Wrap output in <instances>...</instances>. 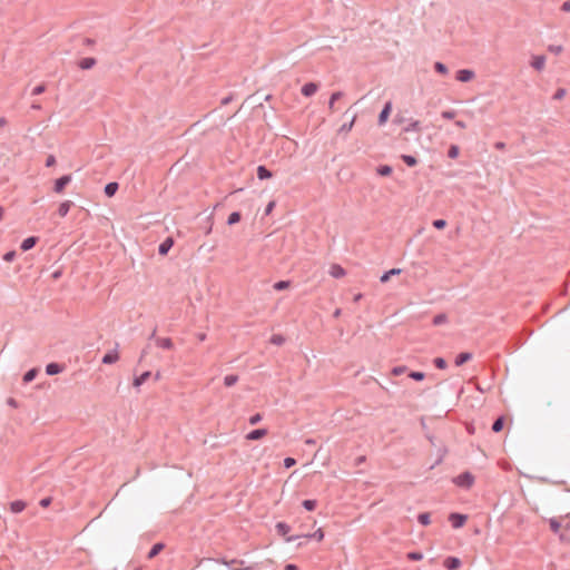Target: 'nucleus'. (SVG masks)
<instances>
[{
  "mask_svg": "<svg viewBox=\"0 0 570 570\" xmlns=\"http://www.w3.org/2000/svg\"><path fill=\"white\" fill-rule=\"evenodd\" d=\"M275 529L279 535L285 538L286 542H294L301 538V535H287L291 531V527L285 522H277Z\"/></svg>",
  "mask_w": 570,
  "mask_h": 570,
  "instance_id": "2",
  "label": "nucleus"
},
{
  "mask_svg": "<svg viewBox=\"0 0 570 570\" xmlns=\"http://www.w3.org/2000/svg\"><path fill=\"white\" fill-rule=\"evenodd\" d=\"M432 225L436 229H443L446 226V220H444V219H435V220H433Z\"/></svg>",
  "mask_w": 570,
  "mask_h": 570,
  "instance_id": "54",
  "label": "nucleus"
},
{
  "mask_svg": "<svg viewBox=\"0 0 570 570\" xmlns=\"http://www.w3.org/2000/svg\"><path fill=\"white\" fill-rule=\"evenodd\" d=\"M546 66V57L544 56H534L531 61V67L538 71H541Z\"/></svg>",
  "mask_w": 570,
  "mask_h": 570,
  "instance_id": "15",
  "label": "nucleus"
},
{
  "mask_svg": "<svg viewBox=\"0 0 570 570\" xmlns=\"http://www.w3.org/2000/svg\"><path fill=\"white\" fill-rule=\"evenodd\" d=\"M119 360V354H118V351L115 348V350H111L109 352H107L101 362L104 364H114L116 363L117 361Z\"/></svg>",
  "mask_w": 570,
  "mask_h": 570,
  "instance_id": "9",
  "label": "nucleus"
},
{
  "mask_svg": "<svg viewBox=\"0 0 570 570\" xmlns=\"http://www.w3.org/2000/svg\"><path fill=\"white\" fill-rule=\"evenodd\" d=\"M285 570H298V567L294 563H288L285 566Z\"/></svg>",
  "mask_w": 570,
  "mask_h": 570,
  "instance_id": "64",
  "label": "nucleus"
},
{
  "mask_svg": "<svg viewBox=\"0 0 570 570\" xmlns=\"http://www.w3.org/2000/svg\"><path fill=\"white\" fill-rule=\"evenodd\" d=\"M14 257H16V252H13V250H10L3 255V259L6 262H12L14 259Z\"/></svg>",
  "mask_w": 570,
  "mask_h": 570,
  "instance_id": "57",
  "label": "nucleus"
},
{
  "mask_svg": "<svg viewBox=\"0 0 570 570\" xmlns=\"http://www.w3.org/2000/svg\"><path fill=\"white\" fill-rule=\"evenodd\" d=\"M302 505L304 509H306L307 511H313L315 510L316 505H317V501L316 500H311V499H307V500H304L302 502Z\"/></svg>",
  "mask_w": 570,
  "mask_h": 570,
  "instance_id": "38",
  "label": "nucleus"
},
{
  "mask_svg": "<svg viewBox=\"0 0 570 570\" xmlns=\"http://www.w3.org/2000/svg\"><path fill=\"white\" fill-rule=\"evenodd\" d=\"M474 76H475V73L471 69H460L456 72L455 78L458 81L468 82V81L472 80L474 78Z\"/></svg>",
  "mask_w": 570,
  "mask_h": 570,
  "instance_id": "5",
  "label": "nucleus"
},
{
  "mask_svg": "<svg viewBox=\"0 0 570 570\" xmlns=\"http://www.w3.org/2000/svg\"><path fill=\"white\" fill-rule=\"evenodd\" d=\"M242 216H240V213L239 212H233L228 218H227V224L228 225H234V224H237L239 220H240Z\"/></svg>",
  "mask_w": 570,
  "mask_h": 570,
  "instance_id": "36",
  "label": "nucleus"
},
{
  "mask_svg": "<svg viewBox=\"0 0 570 570\" xmlns=\"http://www.w3.org/2000/svg\"><path fill=\"white\" fill-rule=\"evenodd\" d=\"M266 434H267V430H266V429H256V430L250 431V432L246 435V439H247V440H252V441H256V440H261V439H262V438H264Z\"/></svg>",
  "mask_w": 570,
  "mask_h": 570,
  "instance_id": "13",
  "label": "nucleus"
},
{
  "mask_svg": "<svg viewBox=\"0 0 570 570\" xmlns=\"http://www.w3.org/2000/svg\"><path fill=\"white\" fill-rule=\"evenodd\" d=\"M273 176L272 171L264 165L257 167V177L261 180L268 179Z\"/></svg>",
  "mask_w": 570,
  "mask_h": 570,
  "instance_id": "21",
  "label": "nucleus"
},
{
  "mask_svg": "<svg viewBox=\"0 0 570 570\" xmlns=\"http://www.w3.org/2000/svg\"><path fill=\"white\" fill-rule=\"evenodd\" d=\"M453 482L464 489H469L474 483V476L470 472H463L453 479Z\"/></svg>",
  "mask_w": 570,
  "mask_h": 570,
  "instance_id": "1",
  "label": "nucleus"
},
{
  "mask_svg": "<svg viewBox=\"0 0 570 570\" xmlns=\"http://www.w3.org/2000/svg\"><path fill=\"white\" fill-rule=\"evenodd\" d=\"M567 94V90L564 88H558L553 95V99L560 100L562 99Z\"/></svg>",
  "mask_w": 570,
  "mask_h": 570,
  "instance_id": "50",
  "label": "nucleus"
},
{
  "mask_svg": "<svg viewBox=\"0 0 570 570\" xmlns=\"http://www.w3.org/2000/svg\"><path fill=\"white\" fill-rule=\"evenodd\" d=\"M269 342L274 345L281 346L285 343V337L281 334L272 335Z\"/></svg>",
  "mask_w": 570,
  "mask_h": 570,
  "instance_id": "37",
  "label": "nucleus"
},
{
  "mask_svg": "<svg viewBox=\"0 0 570 570\" xmlns=\"http://www.w3.org/2000/svg\"><path fill=\"white\" fill-rule=\"evenodd\" d=\"M73 205V203L71 200H65L62 202L59 207H58V215L60 217H65L67 216V214L69 213L71 206Z\"/></svg>",
  "mask_w": 570,
  "mask_h": 570,
  "instance_id": "20",
  "label": "nucleus"
},
{
  "mask_svg": "<svg viewBox=\"0 0 570 570\" xmlns=\"http://www.w3.org/2000/svg\"><path fill=\"white\" fill-rule=\"evenodd\" d=\"M468 517L462 513L453 512L449 515V521L454 529L462 528L466 522Z\"/></svg>",
  "mask_w": 570,
  "mask_h": 570,
  "instance_id": "3",
  "label": "nucleus"
},
{
  "mask_svg": "<svg viewBox=\"0 0 570 570\" xmlns=\"http://www.w3.org/2000/svg\"><path fill=\"white\" fill-rule=\"evenodd\" d=\"M174 245V239L171 237H167L164 242H161L158 246V253L160 255H167L170 248Z\"/></svg>",
  "mask_w": 570,
  "mask_h": 570,
  "instance_id": "8",
  "label": "nucleus"
},
{
  "mask_svg": "<svg viewBox=\"0 0 570 570\" xmlns=\"http://www.w3.org/2000/svg\"><path fill=\"white\" fill-rule=\"evenodd\" d=\"M318 89V86L317 83L315 82H306L301 91H302V95L305 96V97H312Z\"/></svg>",
  "mask_w": 570,
  "mask_h": 570,
  "instance_id": "7",
  "label": "nucleus"
},
{
  "mask_svg": "<svg viewBox=\"0 0 570 570\" xmlns=\"http://www.w3.org/2000/svg\"><path fill=\"white\" fill-rule=\"evenodd\" d=\"M503 426H504V417L499 416L492 424V431L498 433V432L502 431Z\"/></svg>",
  "mask_w": 570,
  "mask_h": 570,
  "instance_id": "30",
  "label": "nucleus"
},
{
  "mask_svg": "<svg viewBox=\"0 0 570 570\" xmlns=\"http://www.w3.org/2000/svg\"><path fill=\"white\" fill-rule=\"evenodd\" d=\"M434 70L441 75H448V72H449L448 67L443 62H440V61H436L434 63Z\"/></svg>",
  "mask_w": 570,
  "mask_h": 570,
  "instance_id": "40",
  "label": "nucleus"
},
{
  "mask_svg": "<svg viewBox=\"0 0 570 570\" xmlns=\"http://www.w3.org/2000/svg\"><path fill=\"white\" fill-rule=\"evenodd\" d=\"M343 96L342 91H335L331 95L330 101H328V108L331 110L334 109V104H336V100L341 99Z\"/></svg>",
  "mask_w": 570,
  "mask_h": 570,
  "instance_id": "31",
  "label": "nucleus"
},
{
  "mask_svg": "<svg viewBox=\"0 0 570 570\" xmlns=\"http://www.w3.org/2000/svg\"><path fill=\"white\" fill-rule=\"evenodd\" d=\"M163 549H164L163 543H160V542L155 543L148 552V556H147L148 559L155 558Z\"/></svg>",
  "mask_w": 570,
  "mask_h": 570,
  "instance_id": "25",
  "label": "nucleus"
},
{
  "mask_svg": "<svg viewBox=\"0 0 570 570\" xmlns=\"http://www.w3.org/2000/svg\"><path fill=\"white\" fill-rule=\"evenodd\" d=\"M455 126L461 128V129H465L466 128V124L462 120H456L455 122Z\"/></svg>",
  "mask_w": 570,
  "mask_h": 570,
  "instance_id": "63",
  "label": "nucleus"
},
{
  "mask_svg": "<svg viewBox=\"0 0 570 570\" xmlns=\"http://www.w3.org/2000/svg\"><path fill=\"white\" fill-rule=\"evenodd\" d=\"M275 206L274 202H269L265 208V215H269Z\"/></svg>",
  "mask_w": 570,
  "mask_h": 570,
  "instance_id": "60",
  "label": "nucleus"
},
{
  "mask_svg": "<svg viewBox=\"0 0 570 570\" xmlns=\"http://www.w3.org/2000/svg\"><path fill=\"white\" fill-rule=\"evenodd\" d=\"M401 272H402V271H401L400 268H392V269H390V271L385 272V273L381 276L380 281H381L382 283H386V282H387L392 276H394V275H399Z\"/></svg>",
  "mask_w": 570,
  "mask_h": 570,
  "instance_id": "24",
  "label": "nucleus"
},
{
  "mask_svg": "<svg viewBox=\"0 0 570 570\" xmlns=\"http://www.w3.org/2000/svg\"><path fill=\"white\" fill-rule=\"evenodd\" d=\"M380 176H390L392 174V167L389 165H381L376 169Z\"/></svg>",
  "mask_w": 570,
  "mask_h": 570,
  "instance_id": "32",
  "label": "nucleus"
},
{
  "mask_svg": "<svg viewBox=\"0 0 570 570\" xmlns=\"http://www.w3.org/2000/svg\"><path fill=\"white\" fill-rule=\"evenodd\" d=\"M472 356L473 355L470 352L460 353V354L456 355L454 363H455L456 366H461L464 363H466L470 360H472Z\"/></svg>",
  "mask_w": 570,
  "mask_h": 570,
  "instance_id": "17",
  "label": "nucleus"
},
{
  "mask_svg": "<svg viewBox=\"0 0 570 570\" xmlns=\"http://www.w3.org/2000/svg\"><path fill=\"white\" fill-rule=\"evenodd\" d=\"M295 464H296V460L294 458L288 456V458L284 459V466L286 469H289V468L294 466Z\"/></svg>",
  "mask_w": 570,
  "mask_h": 570,
  "instance_id": "55",
  "label": "nucleus"
},
{
  "mask_svg": "<svg viewBox=\"0 0 570 570\" xmlns=\"http://www.w3.org/2000/svg\"><path fill=\"white\" fill-rule=\"evenodd\" d=\"M444 567L448 570H456L461 567V560L456 557H448L444 560Z\"/></svg>",
  "mask_w": 570,
  "mask_h": 570,
  "instance_id": "11",
  "label": "nucleus"
},
{
  "mask_svg": "<svg viewBox=\"0 0 570 570\" xmlns=\"http://www.w3.org/2000/svg\"><path fill=\"white\" fill-rule=\"evenodd\" d=\"M50 503H51V498H49V497L43 498V499H41V500H40V505H41L42 508H47V507H49V505H50Z\"/></svg>",
  "mask_w": 570,
  "mask_h": 570,
  "instance_id": "59",
  "label": "nucleus"
},
{
  "mask_svg": "<svg viewBox=\"0 0 570 570\" xmlns=\"http://www.w3.org/2000/svg\"><path fill=\"white\" fill-rule=\"evenodd\" d=\"M262 415L259 413H256L249 417V424L255 425L258 422H261Z\"/></svg>",
  "mask_w": 570,
  "mask_h": 570,
  "instance_id": "56",
  "label": "nucleus"
},
{
  "mask_svg": "<svg viewBox=\"0 0 570 570\" xmlns=\"http://www.w3.org/2000/svg\"><path fill=\"white\" fill-rule=\"evenodd\" d=\"M63 368H65L63 365L52 362V363L47 364L46 373H47V375L52 376V375L61 373L63 371Z\"/></svg>",
  "mask_w": 570,
  "mask_h": 570,
  "instance_id": "10",
  "label": "nucleus"
},
{
  "mask_svg": "<svg viewBox=\"0 0 570 570\" xmlns=\"http://www.w3.org/2000/svg\"><path fill=\"white\" fill-rule=\"evenodd\" d=\"M289 285H291L289 281H278L273 285V287L275 291H284V289L288 288Z\"/></svg>",
  "mask_w": 570,
  "mask_h": 570,
  "instance_id": "41",
  "label": "nucleus"
},
{
  "mask_svg": "<svg viewBox=\"0 0 570 570\" xmlns=\"http://www.w3.org/2000/svg\"><path fill=\"white\" fill-rule=\"evenodd\" d=\"M392 102L387 101L379 115V125H384L391 114Z\"/></svg>",
  "mask_w": 570,
  "mask_h": 570,
  "instance_id": "6",
  "label": "nucleus"
},
{
  "mask_svg": "<svg viewBox=\"0 0 570 570\" xmlns=\"http://www.w3.org/2000/svg\"><path fill=\"white\" fill-rule=\"evenodd\" d=\"M448 322V316L443 313L438 314L433 317V325L440 326Z\"/></svg>",
  "mask_w": 570,
  "mask_h": 570,
  "instance_id": "35",
  "label": "nucleus"
},
{
  "mask_svg": "<svg viewBox=\"0 0 570 570\" xmlns=\"http://www.w3.org/2000/svg\"><path fill=\"white\" fill-rule=\"evenodd\" d=\"M301 538H305V539H316L317 541H322L323 538H324V532L322 529H318L316 530L315 532L313 533H308V534H303L301 535Z\"/></svg>",
  "mask_w": 570,
  "mask_h": 570,
  "instance_id": "26",
  "label": "nucleus"
},
{
  "mask_svg": "<svg viewBox=\"0 0 570 570\" xmlns=\"http://www.w3.org/2000/svg\"><path fill=\"white\" fill-rule=\"evenodd\" d=\"M404 131L405 132H411V131H415V132H419L421 131V124L419 120H412L405 128H404Z\"/></svg>",
  "mask_w": 570,
  "mask_h": 570,
  "instance_id": "28",
  "label": "nucleus"
},
{
  "mask_svg": "<svg viewBox=\"0 0 570 570\" xmlns=\"http://www.w3.org/2000/svg\"><path fill=\"white\" fill-rule=\"evenodd\" d=\"M548 50L554 55H559L562 52L563 48L560 45H550L548 47Z\"/></svg>",
  "mask_w": 570,
  "mask_h": 570,
  "instance_id": "51",
  "label": "nucleus"
},
{
  "mask_svg": "<svg viewBox=\"0 0 570 570\" xmlns=\"http://www.w3.org/2000/svg\"><path fill=\"white\" fill-rule=\"evenodd\" d=\"M37 374H38V368H30L29 371H27L24 373L22 380L24 383H30L36 379Z\"/></svg>",
  "mask_w": 570,
  "mask_h": 570,
  "instance_id": "27",
  "label": "nucleus"
},
{
  "mask_svg": "<svg viewBox=\"0 0 570 570\" xmlns=\"http://www.w3.org/2000/svg\"><path fill=\"white\" fill-rule=\"evenodd\" d=\"M238 381V376L237 375H234V374H230V375H226L224 377V384L227 386V387H230L233 385H235Z\"/></svg>",
  "mask_w": 570,
  "mask_h": 570,
  "instance_id": "34",
  "label": "nucleus"
},
{
  "mask_svg": "<svg viewBox=\"0 0 570 570\" xmlns=\"http://www.w3.org/2000/svg\"><path fill=\"white\" fill-rule=\"evenodd\" d=\"M407 558L413 561H419L423 558V554L417 551H412V552L407 553Z\"/></svg>",
  "mask_w": 570,
  "mask_h": 570,
  "instance_id": "52",
  "label": "nucleus"
},
{
  "mask_svg": "<svg viewBox=\"0 0 570 570\" xmlns=\"http://www.w3.org/2000/svg\"><path fill=\"white\" fill-rule=\"evenodd\" d=\"M561 10L564 12H570V0H567L562 3Z\"/></svg>",
  "mask_w": 570,
  "mask_h": 570,
  "instance_id": "61",
  "label": "nucleus"
},
{
  "mask_svg": "<svg viewBox=\"0 0 570 570\" xmlns=\"http://www.w3.org/2000/svg\"><path fill=\"white\" fill-rule=\"evenodd\" d=\"M96 63H97V60L95 58L87 57V58L81 59L78 62V66L82 70H88V69H91Z\"/></svg>",
  "mask_w": 570,
  "mask_h": 570,
  "instance_id": "16",
  "label": "nucleus"
},
{
  "mask_svg": "<svg viewBox=\"0 0 570 570\" xmlns=\"http://www.w3.org/2000/svg\"><path fill=\"white\" fill-rule=\"evenodd\" d=\"M407 375L414 381H423L425 379V373L420 371H410Z\"/></svg>",
  "mask_w": 570,
  "mask_h": 570,
  "instance_id": "39",
  "label": "nucleus"
},
{
  "mask_svg": "<svg viewBox=\"0 0 570 570\" xmlns=\"http://www.w3.org/2000/svg\"><path fill=\"white\" fill-rule=\"evenodd\" d=\"M150 375H151V373L149 371H146L142 374H140L139 376H136L134 380V386L138 387V386L142 385L150 377Z\"/></svg>",
  "mask_w": 570,
  "mask_h": 570,
  "instance_id": "23",
  "label": "nucleus"
},
{
  "mask_svg": "<svg viewBox=\"0 0 570 570\" xmlns=\"http://www.w3.org/2000/svg\"><path fill=\"white\" fill-rule=\"evenodd\" d=\"M46 91V85L45 83H40L38 86H36L33 89H32V95L33 96H38V95H41Z\"/></svg>",
  "mask_w": 570,
  "mask_h": 570,
  "instance_id": "49",
  "label": "nucleus"
},
{
  "mask_svg": "<svg viewBox=\"0 0 570 570\" xmlns=\"http://www.w3.org/2000/svg\"><path fill=\"white\" fill-rule=\"evenodd\" d=\"M239 570H257V564L245 566L244 560L237 562Z\"/></svg>",
  "mask_w": 570,
  "mask_h": 570,
  "instance_id": "46",
  "label": "nucleus"
},
{
  "mask_svg": "<svg viewBox=\"0 0 570 570\" xmlns=\"http://www.w3.org/2000/svg\"><path fill=\"white\" fill-rule=\"evenodd\" d=\"M406 370H407V367L404 365L394 366L392 368V374L395 376H399V375H402L403 373H405Z\"/></svg>",
  "mask_w": 570,
  "mask_h": 570,
  "instance_id": "48",
  "label": "nucleus"
},
{
  "mask_svg": "<svg viewBox=\"0 0 570 570\" xmlns=\"http://www.w3.org/2000/svg\"><path fill=\"white\" fill-rule=\"evenodd\" d=\"M456 116V111L455 110H443L441 112V117L443 119H446V120H451L453 119L454 117Z\"/></svg>",
  "mask_w": 570,
  "mask_h": 570,
  "instance_id": "47",
  "label": "nucleus"
},
{
  "mask_svg": "<svg viewBox=\"0 0 570 570\" xmlns=\"http://www.w3.org/2000/svg\"><path fill=\"white\" fill-rule=\"evenodd\" d=\"M417 521L422 524V525H428L430 524L431 520H430V513L428 512H423V513H420L417 515Z\"/></svg>",
  "mask_w": 570,
  "mask_h": 570,
  "instance_id": "42",
  "label": "nucleus"
},
{
  "mask_svg": "<svg viewBox=\"0 0 570 570\" xmlns=\"http://www.w3.org/2000/svg\"><path fill=\"white\" fill-rule=\"evenodd\" d=\"M56 164V157L53 155H49L46 159V166L51 167Z\"/></svg>",
  "mask_w": 570,
  "mask_h": 570,
  "instance_id": "58",
  "label": "nucleus"
},
{
  "mask_svg": "<svg viewBox=\"0 0 570 570\" xmlns=\"http://www.w3.org/2000/svg\"><path fill=\"white\" fill-rule=\"evenodd\" d=\"M237 562L238 559L223 560V563L227 566L229 570H239Z\"/></svg>",
  "mask_w": 570,
  "mask_h": 570,
  "instance_id": "45",
  "label": "nucleus"
},
{
  "mask_svg": "<svg viewBox=\"0 0 570 570\" xmlns=\"http://www.w3.org/2000/svg\"><path fill=\"white\" fill-rule=\"evenodd\" d=\"M38 242V237L36 236H30V237H27L22 240L21 245H20V248L23 250V252H27L31 248H33L36 246Z\"/></svg>",
  "mask_w": 570,
  "mask_h": 570,
  "instance_id": "12",
  "label": "nucleus"
},
{
  "mask_svg": "<svg viewBox=\"0 0 570 570\" xmlns=\"http://www.w3.org/2000/svg\"><path fill=\"white\" fill-rule=\"evenodd\" d=\"M330 274L334 278H341V277L345 276L346 273H345V269L341 265L334 264L331 266Z\"/></svg>",
  "mask_w": 570,
  "mask_h": 570,
  "instance_id": "18",
  "label": "nucleus"
},
{
  "mask_svg": "<svg viewBox=\"0 0 570 570\" xmlns=\"http://www.w3.org/2000/svg\"><path fill=\"white\" fill-rule=\"evenodd\" d=\"M156 345L163 350H173L174 348V343H173L171 338H169V337L156 338Z\"/></svg>",
  "mask_w": 570,
  "mask_h": 570,
  "instance_id": "14",
  "label": "nucleus"
},
{
  "mask_svg": "<svg viewBox=\"0 0 570 570\" xmlns=\"http://www.w3.org/2000/svg\"><path fill=\"white\" fill-rule=\"evenodd\" d=\"M7 404H8L9 406H11V407H18V402H17V401H16V399H13V397H9V399L7 400Z\"/></svg>",
  "mask_w": 570,
  "mask_h": 570,
  "instance_id": "62",
  "label": "nucleus"
},
{
  "mask_svg": "<svg viewBox=\"0 0 570 570\" xmlns=\"http://www.w3.org/2000/svg\"><path fill=\"white\" fill-rule=\"evenodd\" d=\"M27 504L22 500H16L10 503V510L12 513H20L26 509Z\"/></svg>",
  "mask_w": 570,
  "mask_h": 570,
  "instance_id": "19",
  "label": "nucleus"
},
{
  "mask_svg": "<svg viewBox=\"0 0 570 570\" xmlns=\"http://www.w3.org/2000/svg\"><path fill=\"white\" fill-rule=\"evenodd\" d=\"M401 158L409 167H414L417 164V159L412 155H402Z\"/></svg>",
  "mask_w": 570,
  "mask_h": 570,
  "instance_id": "33",
  "label": "nucleus"
},
{
  "mask_svg": "<svg viewBox=\"0 0 570 570\" xmlns=\"http://www.w3.org/2000/svg\"><path fill=\"white\" fill-rule=\"evenodd\" d=\"M118 188H119L118 183H116V181L108 183L104 189L105 195L107 197H112L117 193Z\"/></svg>",
  "mask_w": 570,
  "mask_h": 570,
  "instance_id": "22",
  "label": "nucleus"
},
{
  "mask_svg": "<svg viewBox=\"0 0 570 570\" xmlns=\"http://www.w3.org/2000/svg\"><path fill=\"white\" fill-rule=\"evenodd\" d=\"M71 179V175H63L60 178L56 179L53 185V191L57 194H61L66 186L70 184Z\"/></svg>",
  "mask_w": 570,
  "mask_h": 570,
  "instance_id": "4",
  "label": "nucleus"
},
{
  "mask_svg": "<svg viewBox=\"0 0 570 570\" xmlns=\"http://www.w3.org/2000/svg\"><path fill=\"white\" fill-rule=\"evenodd\" d=\"M356 119V116L354 115L348 124H344L340 131H350L353 128L354 121Z\"/></svg>",
  "mask_w": 570,
  "mask_h": 570,
  "instance_id": "53",
  "label": "nucleus"
},
{
  "mask_svg": "<svg viewBox=\"0 0 570 570\" xmlns=\"http://www.w3.org/2000/svg\"><path fill=\"white\" fill-rule=\"evenodd\" d=\"M549 525L554 534H558L561 528V522L557 518L549 519Z\"/></svg>",
  "mask_w": 570,
  "mask_h": 570,
  "instance_id": "29",
  "label": "nucleus"
},
{
  "mask_svg": "<svg viewBox=\"0 0 570 570\" xmlns=\"http://www.w3.org/2000/svg\"><path fill=\"white\" fill-rule=\"evenodd\" d=\"M433 363L439 370H445L448 367V363L443 357H435Z\"/></svg>",
  "mask_w": 570,
  "mask_h": 570,
  "instance_id": "44",
  "label": "nucleus"
},
{
  "mask_svg": "<svg viewBox=\"0 0 570 570\" xmlns=\"http://www.w3.org/2000/svg\"><path fill=\"white\" fill-rule=\"evenodd\" d=\"M459 147L456 145H451L448 149V157L454 159L459 156Z\"/></svg>",
  "mask_w": 570,
  "mask_h": 570,
  "instance_id": "43",
  "label": "nucleus"
}]
</instances>
